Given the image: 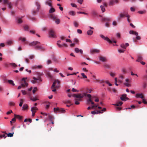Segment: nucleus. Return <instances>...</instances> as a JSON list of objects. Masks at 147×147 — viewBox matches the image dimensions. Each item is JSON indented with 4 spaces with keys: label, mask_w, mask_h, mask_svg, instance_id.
<instances>
[{
    "label": "nucleus",
    "mask_w": 147,
    "mask_h": 147,
    "mask_svg": "<svg viewBox=\"0 0 147 147\" xmlns=\"http://www.w3.org/2000/svg\"><path fill=\"white\" fill-rule=\"evenodd\" d=\"M72 96L74 97L78 98V99H77L78 100L80 101L81 100V98H82L84 96H86V93H84L83 94H73Z\"/></svg>",
    "instance_id": "1"
},
{
    "label": "nucleus",
    "mask_w": 147,
    "mask_h": 147,
    "mask_svg": "<svg viewBox=\"0 0 147 147\" xmlns=\"http://www.w3.org/2000/svg\"><path fill=\"white\" fill-rule=\"evenodd\" d=\"M100 36L102 39L104 40H106L110 43H112L113 42L116 43V41H112L111 40L107 37H105L102 34H100Z\"/></svg>",
    "instance_id": "2"
},
{
    "label": "nucleus",
    "mask_w": 147,
    "mask_h": 147,
    "mask_svg": "<svg viewBox=\"0 0 147 147\" xmlns=\"http://www.w3.org/2000/svg\"><path fill=\"white\" fill-rule=\"evenodd\" d=\"M33 79L34 80L31 81V82L33 84H35L37 83H39L42 81L41 78L40 77H38V78L33 77Z\"/></svg>",
    "instance_id": "3"
},
{
    "label": "nucleus",
    "mask_w": 147,
    "mask_h": 147,
    "mask_svg": "<svg viewBox=\"0 0 147 147\" xmlns=\"http://www.w3.org/2000/svg\"><path fill=\"white\" fill-rule=\"evenodd\" d=\"M60 83V82L58 80H55L51 87L52 88H58L59 87V85Z\"/></svg>",
    "instance_id": "4"
},
{
    "label": "nucleus",
    "mask_w": 147,
    "mask_h": 147,
    "mask_svg": "<svg viewBox=\"0 0 147 147\" xmlns=\"http://www.w3.org/2000/svg\"><path fill=\"white\" fill-rule=\"evenodd\" d=\"M26 78H23L22 79L21 84L22 86V87L24 88L25 86L27 87L28 85V84L26 82Z\"/></svg>",
    "instance_id": "5"
},
{
    "label": "nucleus",
    "mask_w": 147,
    "mask_h": 147,
    "mask_svg": "<svg viewBox=\"0 0 147 147\" xmlns=\"http://www.w3.org/2000/svg\"><path fill=\"white\" fill-rule=\"evenodd\" d=\"M3 4H7L8 5L9 8L11 9L12 8V3L9 2V0H4Z\"/></svg>",
    "instance_id": "6"
},
{
    "label": "nucleus",
    "mask_w": 147,
    "mask_h": 147,
    "mask_svg": "<svg viewBox=\"0 0 147 147\" xmlns=\"http://www.w3.org/2000/svg\"><path fill=\"white\" fill-rule=\"evenodd\" d=\"M90 53L91 54L98 53L100 52V50L99 49H92L90 50Z\"/></svg>",
    "instance_id": "7"
},
{
    "label": "nucleus",
    "mask_w": 147,
    "mask_h": 147,
    "mask_svg": "<svg viewBox=\"0 0 147 147\" xmlns=\"http://www.w3.org/2000/svg\"><path fill=\"white\" fill-rule=\"evenodd\" d=\"M40 44V42H39L34 41H33L31 43L29 44V45L30 46H35L37 45H39Z\"/></svg>",
    "instance_id": "8"
},
{
    "label": "nucleus",
    "mask_w": 147,
    "mask_h": 147,
    "mask_svg": "<svg viewBox=\"0 0 147 147\" xmlns=\"http://www.w3.org/2000/svg\"><path fill=\"white\" fill-rule=\"evenodd\" d=\"M40 44L35 46L34 48L36 50L39 49L42 51H44L45 50L44 48L40 45Z\"/></svg>",
    "instance_id": "9"
},
{
    "label": "nucleus",
    "mask_w": 147,
    "mask_h": 147,
    "mask_svg": "<svg viewBox=\"0 0 147 147\" xmlns=\"http://www.w3.org/2000/svg\"><path fill=\"white\" fill-rule=\"evenodd\" d=\"M49 35V36L51 37L55 38L56 37L54 31L52 30H51L50 31Z\"/></svg>",
    "instance_id": "10"
},
{
    "label": "nucleus",
    "mask_w": 147,
    "mask_h": 147,
    "mask_svg": "<svg viewBox=\"0 0 147 147\" xmlns=\"http://www.w3.org/2000/svg\"><path fill=\"white\" fill-rule=\"evenodd\" d=\"M127 95L125 94H124L122 95L120 97V99L122 101H125L127 100H128L129 98L126 97Z\"/></svg>",
    "instance_id": "11"
},
{
    "label": "nucleus",
    "mask_w": 147,
    "mask_h": 147,
    "mask_svg": "<svg viewBox=\"0 0 147 147\" xmlns=\"http://www.w3.org/2000/svg\"><path fill=\"white\" fill-rule=\"evenodd\" d=\"M127 13L125 12H124L123 13H121L119 14V20L121 18L124 17V16L126 17V16L127 14Z\"/></svg>",
    "instance_id": "12"
},
{
    "label": "nucleus",
    "mask_w": 147,
    "mask_h": 147,
    "mask_svg": "<svg viewBox=\"0 0 147 147\" xmlns=\"http://www.w3.org/2000/svg\"><path fill=\"white\" fill-rule=\"evenodd\" d=\"M86 96H87L89 98V99L87 100V102L88 104H89L90 102H91L92 101L91 99V96L90 94H86Z\"/></svg>",
    "instance_id": "13"
},
{
    "label": "nucleus",
    "mask_w": 147,
    "mask_h": 147,
    "mask_svg": "<svg viewBox=\"0 0 147 147\" xmlns=\"http://www.w3.org/2000/svg\"><path fill=\"white\" fill-rule=\"evenodd\" d=\"M136 97L137 98H140L142 99H144V96L143 95V94L142 93H141V94L137 93L136 94Z\"/></svg>",
    "instance_id": "14"
},
{
    "label": "nucleus",
    "mask_w": 147,
    "mask_h": 147,
    "mask_svg": "<svg viewBox=\"0 0 147 147\" xmlns=\"http://www.w3.org/2000/svg\"><path fill=\"white\" fill-rule=\"evenodd\" d=\"M99 58L100 60L103 62H105L107 61V59L106 57L102 56H100L99 57Z\"/></svg>",
    "instance_id": "15"
},
{
    "label": "nucleus",
    "mask_w": 147,
    "mask_h": 147,
    "mask_svg": "<svg viewBox=\"0 0 147 147\" xmlns=\"http://www.w3.org/2000/svg\"><path fill=\"white\" fill-rule=\"evenodd\" d=\"M45 4L46 5H48L51 7H52V6L51 4L52 1L51 0H47L45 1Z\"/></svg>",
    "instance_id": "16"
},
{
    "label": "nucleus",
    "mask_w": 147,
    "mask_h": 147,
    "mask_svg": "<svg viewBox=\"0 0 147 147\" xmlns=\"http://www.w3.org/2000/svg\"><path fill=\"white\" fill-rule=\"evenodd\" d=\"M75 51L77 53H78L80 52L81 54H82L83 53L82 50V49H79L78 48H76L75 49Z\"/></svg>",
    "instance_id": "17"
},
{
    "label": "nucleus",
    "mask_w": 147,
    "mask_h": 147,
    "mask_svg": "<svg viewBox=\"0 0 147 147\" xmlns=\"http://www.w3.org/2000/svg\"><path fill=\"white\" fill-rule=\"evenodd\" d=\"M129 33L130 34H132L135 35H138V33L137 32L134 30H130L129 32Z\"/></svg>",
    "instance_id": "18"
},
{
    "label": "nucleus",
    "mask_w": 147,
    "mask_h": 147,
    "mask_svg": "<svg viewBox=\"0 0 147 147\" xmlns=\"http://www.w3.org/2000/svg\"><path fill=\"white\" fill-rule=\"evenodd\" d=\"M38 110V109L36 107H32L31 108V111L32 112H34L36 113V111Z\"/></svg>",
    "instance_id": "19"
},
{
    "label": "nucleus",
    "mask_w": 147,
    "mask_h": 147,
    "mask_svg": "<svg viewBox=\"0 0 147 147\" xmlns=\"http://www.w3.org/2000/svg\"><path fill=\"white\" fill-rule=\"evenodd\" d=\"M143 60V58L142 56L141 55H139L138 56V59L136 60V61L140 62L142 60Z\"/></svg>",
    "instance_id": "20"
},
{
    "label": "nucleus",
    "mask_w": 147,
    "mask_h": 147,
    "mask_svg": "<svg viewBox=\"0 0 147 147\" xmlns=\"http://www.w3.org/2000/svg\"><path fill=\"white\" fill-rule=\"evenodd\" d=\"M49 17L51 19H53V20H55L57 18L56 16L53 14H50L49 15Z\"/></svg>",
    "instance_id": "21"
},
{
    "label": "nucleus",
    "mask_w": 147,
    "mask_h": 147,
    "mask_svg": "<svg viewBox=\"0 0 147 147\" xmlns=\"http://www.w3.org/2000/svg\"><path fill=\"white\" fill-rule=\"evenodd\" d=\"M42 66L40 65H38V66L35 65L33 66H32V68L34 69H36V68L38 69H41L42 68Z\"/></svg>",
    "instance_id": "22"
},
{
    "label": "nucleus",
    "mask_w": 147,
    "mask_h": 147,
    "mask_svg": "<svg viewBox=\"0 0 147 147\" xmlns=\"http://www.w3.org/2000/svg\"><path fill=\"white\" fill-rule=\"evenodd\" d=\"M3 133H4V134L2 135H1L0 136V137L1 138H2V137H4V138H5L7 137V136H6V135L7 134V133L5 131H3L2 132Z\"/></svg>",
    "instance_id": "23"
},
{
    "label": "nucleus",
    "mask_w": 147,
    "mask_h": 147,
    "mask_svg": "<svg viewBox=\"0 0 147 147\" xmlns=\"http://www.w3.org/2000/svg\"><path fill=\"white\" fill-rule=\"evenodd\" d=\"M13 41L11 40H8L7 41L6 43L7 45H10L11 44H12L13 43Z\"/></svg>",
    "instance_id": "24"
},
{
    "label": "nucleus",
    "mask_w": 147,
    "mask_h": 147,
    "mask_svg": "<svg viewBox=\"0 0 147 147\" xmlns=\"http://www.w3.org/2000/svg\"><path fill=\"white\" fill-rule=\"evenodd\" d=\"M110 20V19L109 18H103L102 19V21L103 22H105L107 21H109Z\"/></svg>",
    "instance_id": "25"
},
{
    "label": "nucleus",
    "mask_w": 147,
    "mask_h": 147,
    "mask_svg": "<svg viewBox=\"0 0 147 147\" xmlns=\"http://www.w3.org/2000/svg\"><path fill=\"white\" fill-rule=\"evenodd\" d=\"M123 104V102L121 101H119L117 102V103L114 105L119 106H121Z\"/></svg>",
    "instance_id": "26"
},
{
    "label": "nucleus",
    "mask_w": 147,
    "mask_h": 147,
    "mask_svg": "<svg viewBox=\"0 0 147 147\" xmlns=\"http://www.w3.org/2000/svg\"><path fill=\"white\" fill-rule=\"evenodd\" d=\"M22 18L23 17H22L21 18H18L17 19V22L19 24H21L22 22L23 21L22 20Z\"/></svg>",
    "instance_id": "27"
},
{
    "label": "nucleus",
    "mask_w": 147,
    "mask_h": 147,
    "mask_svg": "<svg viewBox=\"0 0 147 147\" xmlns=\"http://www.w3.org/2000/svg\"><path fill=\"white\" fill-rule=\"evenodd\" d=\"M69 14L72 16H74L76 15V13L75 11H70L69 12Z\"/></svg>",
    "instance_id": "28"
},
{
    "label": "nucleus",
    "mask_w": 147,
    "mask_h": 147,
    "mask_svg": "<svg viewBox=\"0 0 147 147\" xmlns=\"http://www.w3.org/2000/svg\"><path fill=\"white\" fill-rule=\"evenodd\" d=\"M14 116L15 117L20 120H21L22 118V117L18 115H14Z\"/></svg>",
    "instance_id": "29"
},
{
    "label": "nucleus",
    "mask_w": 147,
    "mask_h": 147,
    "mask_svg": "<svg viewBox=\"0 0 147 147\" xmlns=\"http://www.w3.org/2000/svg\"><path fill=\"white\" fill-rule=\"evenodd\" d=\"M93 33V31L91 30H89L87 32V34L88 35H92Z\"/></svg>",
    "instance_id": "30"
},
{
    "label": "nucleus",
    "mask_w": 147,
    "mask_h": 147,
    "mask_svg": "<svg viewBox=\"0 0 147 147\" xmlns=\"http://www.w3.org/2000/svg\"><path fill=\"white\" fill-rule=\"evenodd\" d=\"M28 108V105L26 104H24L23 107L22 109L24 110H25L27 109Z\"/></svg>",
    "instance_id": "31"
},
{
    "label": "nucleus",
    "mask_w": 147,
    "mask_h": 147,
    "mask_svg": "<svg viewBox=\"0 0 147 147\" xmlns=\"http://www.w3.org/2000/svg\"><path fill=\"white\" fill-rule=\"evenodd\" d=\"M55 11V9L53 7H51L49 10V13H51Z\"/></svg>",
    "instance_id": "32"
},
{
    "label": "nucleus",
    "mask_w": 147,
    "mask_h": 147,
    "mask_svg": "<svg viewBox=\"0 0 147 147\" xmlns=\"http://www.w3.org/2000/svg\"><path fill=\"white\" fill-rule=\"evenodd\" d=\"M61 42V41L60 40H59L57 41V45L58 46V47L59 48H61L62 47V45H60L59 43H60Z\"/></svg>",
    "instance_id": "33"
},
{
    "label": "nucleus",
    "mask_w": 147,
    "mask_h": 147,
    "mask_svg": "<svg viewBox=\"0 0 147 147\" xmlns=\"http://www.w3.org/2000/svg\"><path fill=\"white\" fill-rule=\"evenodd\" d=\"M138 13L140 14H145L146 13V10H144L143 11H140L138 12Z\"/></svg>",
    "instance_id": "34"
},
{
    "label": "nucleus",
    "mask_w": 147,
    "mask_h": 147,
    "mask_svg": "<svg viewBox=\"0 0 147 147\" xmlns=\"http://www.w3.org/2000/svg\"><path fill=\"white\" fill-rule=\"evenodd\" d=\"M8 82L9 84H11L13 86H14L15 85L13 83V81L11 80H9L8 81Z\"/></svg>",
    "instance_id": "35"
},
{
    "label": "nucleus",
    "mask_w": 147,
    "mask_h": 147,
    "mask_svg": "<svg viewBox=\"0 0 147 147\" xmlns=\"http://www.w3.org/2000/svg\"><path fill=\"white\" fill-rule=\"evenodd\" d=\"M24 28L25 30L28 31L29 29V26L27 25H25L24 26Z\"/></svg>",
    "instance_id": "36"
},
{
    "label": "nucleus",
    "mask_w": 147,
    "mask_h": 147,
    "mask_svg": "<svg viewBox=\"0 0 147 147\" xmlns=\"http://www.w3.org/2000/svg\"><path fill=\"white\" fill-rule=\"evenodd\" d=\"M65 112L64 109L62 108H60L59 112L61 113H64Z\"/></svg>",
    "instance_id": "37"
},
{
    "label": "nucleus",
    "mask_w": 147,
    "mask_h": 147,
    "mask_svg": "<svg viewBox=\"0 0 147 147\" xmlns=\"http://www.w3.org/2000/svg\"><path fill=\"white\" fill-rule=\"evenodd\" d=\"M114 3V1L113 0H111L109 3V5L110 6L113 5Z\"/></svg>",
    "instance_id": "38"
},
{
    "label": "nucleus",
    "mask_w": 147,
    "mask_h": 147,
    "mask_svg": "<svg viewBox=\"0 0 147 147\" xmlns=\"http://www.w3.org/2000/svg\"><path fill=\"white\" fill-rule=\"evenodd\" d=\"M47 76L50 78L52 79L53 78V76L51 75V73L50 72H47Z\"/></svg>",
    "instance_id": "39"
},
{
    "label": "nucleus",
    "mask_w": 147,
    "mask_h": 147,
    "mask_svg": "<svg viewBox=\"0 0 147 147\" xmlns=\"http://www.w3.org/2000/svg\"><path fill=\"white\" fill-rule=\"evenodd\" d=\"M96 82H97L100 83H103L104 82V81L103 80H99L96 79Z\"/></svg>",
    "instance_id": "40"
},
{
    "label": "nucleus",
    "mask_w": 147,
    "mask_h": 147,
    "mask_svg": "<svg viewBox=\"0 0 147 147\" xmlns=\"http://www.w3.org/2000/svg\"><path fill=\"white\" fill-rule=\"evenodd\" d=\"M30 99L31 100H32L33 101H35L36 100H38V99L34 97H31L30 98Z\"/></svg>",
    "instance_id": "41"
},
{
    "label": "nucleus",
    "mask_w": 147,
    "mask_h": 147,
    "mask_svg": "<svg viewBox=\"0 0 147 147\" xmlns=\"http://www.w3.org/2000/svg\"><path fill=\"white\" fill-rule=\"evenodd\" d=\"M92 14L94 16H96L97 15V12L94 10H93L92 11Z\"/></svg>",
    "instance_id": "42"
},
{
    "label": "nucleus",
    "mask_w": 147,
    "mask_h": 147,
    "mask_svg": "<svg viewBox=\"0 0 147 147\" xmlns=\"http://www.w3.org/2000/svg\"><path fill=\"white\" fill-rule=\"evenodd\" d=\"M126 17L127 18V19L128 22L129 23L130 22H131V20L129 19V18L130 17V16L129 15H128L127 14V15L126 16Z\"/></svg>",
    "instance_id": "43"
},
{
    "label": "nucleus",
    "mask_w": 147,
    "mask_h": 147,
    "mask_svg": "<svg viewBox=\"0 0 147 147\" xmlns=\"http://www.w3.org/2000/svg\"><path fill=\"white\" fill-rule=\"evenodd\" d=\"M36 5L37 6V11H38L40 7V4L38 2H36Z\"/></svg>",
    "instance_id": "44"
},
{
    "label": "nucleus",
    "mask_w": 147,
    "mask_h": 147,
    "mask_svg": "<svg viewBox=\"0 0 147 147\" xmlns=\"http://www.w3.org/2000/svg\"><path fill=\"white\" fill-rule=\"evenodd\" d=\"M103 66L105 67L106 68H109L110 67V66L106 63L104 64Z\"/></svg>",
    "instance_id": "45"
},
{
    "label": "nucleus",
    "mask_w": 147,
    "mask_h": 147,
    "mask_svg": "<svg viewBox=\"0 0 147 147\" xmlns=\"http://www.w3.org/2000/svg\"><path fill=\"white\" fill-rule=\"evenodd\" d=\"M28 121L30 123H31L32 122V120L30 119H25L24 121V122H26L27 121Z\"/></svg>",
    "instance_id": "46"
},
{
    "label": "nucleus",
    "mask_w": 147,
    "mask_h": 147,
    "mask_svg": "<svg viewBox=\"0 0 147 147\" xmlns=\"http://www.w3.org/2000/svg\"><path fill=\"white\" fill-rule=\"evenodd\" d=\"M74 26L76 27H78V23L76 21H74Z\"/></svg>",
    "instance_id": "47"
},
{
    "label": "nucleus",
    "mask_w": 147,
    "mask_h": 147,
    "mask_svg": "<svg viewBox=\"0 0 147 147\" xmlns=\"http://www.w3.org/2000/svg\"><path fill=\"white\" fill-rule=\"evenodd\" d=\"M19 40H21L22 42H25L26 40V39L25 38H22V37H20L19 38Z\"/></svg>",
    "instance_id": "48"
},
{
    "label": "nucleus",
    "mask_w": 147,
    "mask_h": 147,
    "mask_svg": "<svg viewBox=\"0 0 147 147\" xmlns=\"http://www.w3.org/2000/svg\"><path fill=\"white\" fill-rule=\"evenodd\" d=\"M52 59L55 62H57L58 61L57 59L55 56H53L52 57Z\"/></svg>",
    "instance_id": "49"
},
{
    "label": "nucleus",
    "mask_w": 147,
    "mask_h": 147,
    "mask_svg": "<svg viewBox=\"0 0 147 147\" xmlns=\"http://www.w3.org/2000/svg\"><path fill=\"white\" fill-rule=\"evenodd\" d=\"M13 132L12 133H9L8 134H7V136L8 137H12L13 136Z\"/></svg>",
    "instance_id": "50"
},
{
    "label": "nucleus",
    "mask_w": 147,
    "mask_h": 147,
    "mask_svg": "<svg viewBox=\"0 0 147 147\" xmlns=\"http://www.w3.org/2000/svg\"><path fill=\"white\" fill-rule=\"evenodd\" d=\"M121 47L125 49H126V47L124 44H122L121 45H120Z\"/></svg>",
    "instance_id": "51"
},
{
    "label": "nucleus",
    "mask_w": 147,
    "mask_h": 147,
    "mask_svg": "<svg viewBox=\"0 0 147 147\" xmlns=\"http://www.w3.org/2000/svg\"><path fill=\"white\" fill-rule=\"evenodd\" d=\"M64 103L65 104L68 103V104H70L71 105H72V104H71V101H70L69 100H67L65 101L64 102Z\"/></svg>",
    "instance_id": "52"
},
{
    "label": "nucleus",
    "mask_w": 147,
    "mask_h": 147,
    "mask_svg": "<svg viewBox=\"0 0 147 147\" xmlns=\"http://www.w3.org/2000/svg\"><path fill=\"white\" fill-rule=\"evenodd\" d=\"M100 7L101 8V10L102 12H104L105 11V9L102 5H101L100 6Z\"/></svg>",
    "instance_id": "53"
},
{
    "label": "nucleus",
    "mask_w": 147,
    "mask_h": 147,
    "mask_svg": "<svg viewBox=\"0 0 147 147\" xmlns=\"http://www.w3.org/2000/svg\"><path fill=\"white\" fill-rule=\"evenodd\" d=\"M74 41L76 43L79 44V40L76 38H75L74 39Z\"/></svg>",
    "instance_id": "54"
},
{
    "label": "nucleus",
    "mask_w": 147,
    "mask_h": 147,
    "mask_svg": "<svg viewBox=\"0 0 147 147\" xmlns=\"http://www.w3.org/2000/svg\"><path fill=\"white\" fill-rule=\"evenodd\" d=\"M48 117L51 120H52L53 119V116L50 115H48Z\"/></svg>",
    "instance_id": "55"
},
{
    "label": "nucleus",
    "mask_w": 147,
    "mask_h": 147,
    "mask_svg": "<svg viewBox=\"0 0 147 147\" xmlns=\"http://www.w3.org/2000/svg\"><path fill=\"white\" fill-rule=\"evenodd\" d=\"M37 90V88L36 87H34V88L32 90L33 93L34 94L36 92Z\"/></svg>",
    "instance_id": "56"
},
{
    "label": "nucleus",
    "mask_w": 147,
    "mask_h": 147,
    "mask_svg": "<svg viewBox=\"0 0 147 147\" xmlns=\"http://www.w3.org/2000/svg\"><path fill=\"white\" fill-rule=\"evenodd\" d=\"M55 20V22L57 24H59L60 22V20L59 19H56Z\"/></svg>",
    "instance_id": "57"
},
{
    "label": "nucleus",
    "mask_w": 147,
    "mask_h": 147,
    "mask_svg": "<svg viewBox=\"0 0 147 147\" xmlns=\"http://www.w3.org/2000/svg\"><path fill=\"white\" fill-rule=\"evenodd\" d=\"M81 74L83 78H87V76L85 75V74L84 73H81Z\"/></svg>",
    "instance_id": "58"
},
{
    "label": "nucleus",
    "mask_w": 147,
    "mask_h": 147,
    "mask_svg": "<svg viewBox=\"0 0 147 147\" xmlns=\"http://www.w3.org/2000/svg\"><path fill=\"white\" fill-rule=\"evenodd\" d=\"M75 104L76 105H78L80 104V102L78 101V100L76 99V98L75 99Z\"/></svg>",
    "instance_id": "59"
},
{
    "label": "nucleus",
    "mask_w": 147,
    "mask_h": 147,
    "mask_svg": "<svg viewBox=\"0 0 147 147\" xmlns=\"http://www.w3.org/2000/svg\"><path fill=\"white\" fill-rule=\"evenodd\" d=\"M118 51L119 53H122L124 52V51H125V50L122 49H119L118 50Z\"/></svg>",
    "instance_id": "60"
},
{
    "label": "nucleus",
    "mask_w": 147,
    "mask_h": 147,
    "mask_svg": "<svg viewBox=\"0 0 147 147\" xmlns=\"http://www.w3.org/2000/svg\"><path fill=\"white\" fill-rule=\"evenodd\" d=\"M52 63V61H51L49 59L47 61V64L48 65H49V64H51Z\"/></svg>",
    "instance_id": "61"
},
{
    "label": "nucleus",
    "mask_w": 147,
    "mask_h": 147,
    "mask_svg": "<svg viewBox=\"0 0 147 147\" xmlns=\"http://www.w3.org/2000/svg\"><path fill=\"white\" fill-rule=\"evenodd\" d=\"M136 36V38L137 40H140L141 39V37L140 36H138V35Z\"/></svg>",
    "instance_id": "62"
},
{
    "label": "nucleus",
    "mask_w": 147,
    "mask_h": 147,
    "mask_svg": "<svg viewBox=\"0 0 147 147\" xmlns=\"http://www.w3.org/2000/svg\"><path fill=\"white\" fill-rule=\"evenodd\" d=\"M147 86V84L146 83H144L143 86V88H146Z\"/></svg>",
    "instance_id": "63"
},
{
    "label": "nucleus",
    "mask_w": 147,
    "mask_h": 147,
    "mask_svg": "<svg viewBox=\"0 0 147 147\" xmlns=\"http://www.w3.org/2000/svg\"><path fill=\"white\" fill-rule=\"evenodd\" d=\"M122 71L124 74H125L126 72V71L125 69L124 68H123L122 69Z\"/></svg>",
    "instance_id": "64"
}]
</instances>
